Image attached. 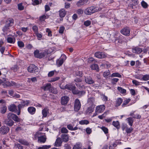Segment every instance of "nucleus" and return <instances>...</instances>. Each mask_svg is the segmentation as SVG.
Masks as SVG:
<instances>
[{
  "instance_id": "obj_16",
  "label": "nucleus",
  "mask_w": 149,
  "mask_h": 149,
  "mask_svg": "<svg viewBox=\"0 0 149 149\" xmlns=\"http://www.w3.org/2000/svg\"><path fill=\"white\" fill-rule=\"evenodd\" d=\"M14 20L12 18H9L6 20L5 25L10 27L13 24Z\"/></svg>"
},
{
  "instance_id": "obj_8",
  "label": "nucleus",
  "mask_w": 149,
  "mask_h": 149,
  "mask_svg": "<svg viewBox=\"0 0 149 149\" xmlns=\"http://www.w3.org/2000/svg\"><path fill=\"white\" fill-rule=\"evenodd\" d=\"M130 29L129 28L126 27L123 29L120 30V33L123 34L126 36H129L130 34Z\"/></svg>"
},
{
  "instance_id": "obj_64",
  "label": "nucleus",
  "mask_w": 149,
  "mask_h": 149,
  "mask_svg": "<svg viewBox=\"0 0 149 149\" xmlns=\"http://www.w3.org/2000/svg\"><path fill=\"white\" fill-rule=\"evenodd\" d=\"M86 131L87 133L88 134H90L92 132L91 129L89 127L86 128Z\"/></svg>"
},
{
  "instance_id": "obj_45",
  "label": "nucleus",
  "mask_w": 149,
  "mask_h": 149,
  "mask_svg": "<svg viewBox=\"0 0 149 149\" xmlns=\"http://www.w3.org/2000/svg\"><path fill=\"white\" fill-rule=\"evenodd\" d=\"M117 89L118 91L122 93H125L126 92V90L121 87H118L117 88Z\"/></svg>"
},
{
  "instance_id": "obj_55",
  "label": "nucleus",
  "mask_w": 149,
  "mask_h": 149,
  "mask_svg": "<svg viewBox=\"0 0 149 149\" xmlns=\"http://www.w3.org/2000/svg\"><path fill=\"white\" fill-rule=\"evenodd\" d=\"M107 113V112H104V113L102 115L98 116V118L100 119H103V118H104L105 117V116L106 115Z\"/></svg>"
},
{
  "instance_id": "obj_9",
  "label": "nucleus",
  "mask_w": 149,
  "mask_h": 149,
  "mask_svg": "<svg viewBox=\"0 0 149 149\" xmlns=\"http://www.w3.org/2000/svg\"><path fill=\"white\" fill-rule=\"evenodd\" d=\"M10 128L6 126H2L0 128V133L2 134H5L9 132Z\"/></svg>"
},
{
  "instance_id": "obj_46",
  "label": "nucleus",
  "mask_w": 149,
  "mask_h": 149,
  "mask_svg": "<svg viewBox=\"0 0 149 149\" xmlns=\"http://www.w3.org/2000/svg\"><path fill=\"white\" fill-rule=\"evenodd\" d=\"M132 51L134 53H138L140 51V48L139 47H136L132 49Z\"/></svg>"
},
{
  "instance_id": "obj_32",
  "label": "nucleus",
  "mask_w": 149,
  "mask_h": 149,
  "mask_svg": "<svg viewBox=\"0 0 149 149\" xmlns=\"http://www.w3.org/2000/svg\"><path fill=\"white\" fill-rule=\"evenodd\" d=\"M66 14V12L64 9H62L59 11L60 16L61 17H63Z\"/></svg>"
},
{
  "instance_id": "obj_47",
  "label": "nucleus",
  "mask_w": 149,
  "mask_h": 149,
  "mask_svg": "<svg viewBox=\"0 0 149 149\" xmlns=\"http://www.w3.org/2000/svg\"><path fill=\"white\" fill-rule=\"evenodd\" d=\"M130 115L133 116L134 118H139V115L137 114L135 112H134L132 113H131Z\"/></svg>"
},
{
  "instance_id": "obj_29",
  "label": "nucleus",
  "mask_w": 149,
  "mask_h": 149,
  "mask_svg": "<svg viewBox=\"0 0 149 149\" xmlns=\"http://www.w3.org/2000/svg\"><path fill=\"white\" fill-rule=\"evenodd\" d=\"M85 82L89 84H91L94 83L93 81L90 77H85Z\"/></svg>"
},
{
  "instance_id": "obj_28",
  "label": "nucleus",
  "mask_w": 149,
  "mask_h": 149,
  "mask_svg": "<svg viewBox=\"0 0 149 149\" xmlns=\"http://www.w3.org/2000/svg\"><path fill=\"white\" fill-rule=\"evenodd\" d=\"M95 101V99L94 98L91 97L89 98L88 100V103L90 105H95L94 102Z\"/></svg>"
},
{
  "instance_id": "obj_14",
  "label": "nucleus",
  "mask_w": 149,
  "mask_h": 149,
  "mask_svg": "<svg viewBox=\"0 0 149 149\" xmlns=\"http://www.w3.org/2000/svg\"><path fill=\"white\" fill-rule=\"evenodd\" d=\"M95 105H90L87 107L86 111V113L87 114L92 113L94 110Z\"/></svg>"
},
{
  "instance_id": "obj_24",
  "label": "nucleus",
  "mask_w": 149,
  "mask_h": 149,
  "mask_svg": "<svg viewBox=\"0 0 149 149\" xmlns=\"http://www.w3.org/2000/svg\"><path fill=\"white\" fill-rule=\"evenodd\" d=\"M46 137L45 135L40 136L38 137V142L44 143L46 141Z\"/></svg>"
},
{
  "instance_id": "obj_49",
  "label": "nucleus",
  "mask_w": 149,
  "mask_h": 149,
  "mask_svg": "<svg viewBox=\"0 0 149 149\" xmlns=\"http://www.w3.org/2000/svg\"><path fill=\"white\" fill-rule=\"evenodd\" d=\"M49 91L51 93L55 94H57L58 93L57 90L56 88H54L52 87L51 89H50Z\"/></svg>"
},
{
  "instance_id": "obj_22",
  "label": "nucleus",
  "mask_w": 149,
  "mask_h": 149,
  "mask_svg": "<svg viewBox=\"0 0 149 149\" xmlns=\"http://www.w3.org/2000/svg\"><path fill=\"white\" fill-rule=\"evenodd\" d=\"M82 80L79 78H77L75 80V81L76 82V84L78 87H82L83 86V84H82L81 82Z\"/></svg>"
},
{
  "instance_id": "obj_34",
  "label": "nucleus",
  "mask_w": 149,
  "mask_h": 149,
  "mask_svg": "<svg viewBox=\"0 0 149 149\" xmlns=\"http://www.w3.org/2000/svg\"><path fill=\"white\" fill-rule=\"evenodd\" d=\"M7 40L8 43L14 44L15 42V38L13 39L12 38L9 37L7 38Z\"/></svg>"
},
{
  "instance_id": "obj_1",
  "label": "nucleus",
  "mask_w": 149,
  "mask_h": 149,
  "mask_svg": "<svg viewBox=\"0 0 149 149\" xmlns=\"http://www.w3.org/2000/svg\"><path fill=\"white\" fill-rule=\"evenodd\" d=\"M63 89H67L69 90L72 91V93L74 94H78L79 95L82 96L84 95L85 93V91H79L77 90L76 89V88L74 86L71 84L66 85L64 87H60Z\"/></svg>"
},
{
  "instance_id": "obj_33",
  "label": "nucleus",
  "mask_w": 149,
  "mask_h": 149,
  "mask_svg": "<svg viewBox=\"0 0 149 149\" xmlns=\"http://www.w3.org/2000/svg\"><path fill=\"white\" fill-rule=\"evenodd\" d=\"M131 99L130 98L126 99L123 102L122 106L123 107H126L127 105L130 101Z\"/></svg>"
},
{
  "instance_id": "obj_11",
  "label": "nucleus",
  "mask_w": 149,
  "mask_h": 149,
  "mask_svg": "<svg viewBox=\"0 0 149 149\" xmlns=\"http://www.w3.org/2000/svg\"><path fill=\"white\" fill-rule=\"evenodd\" d=\"M16 86V83L12 81H5V84H4L3 85V87L5 88L7 86Z\"/></svg>"
},
{
  "instance_id": "obj_61",
  "label": "nucleus",
  "mask_w": 149,
  "mask_h": 149,
  "mask_svg": "<svg viewBox=\"0 0 149 149\" xmlns=\"http://www.w3.org/2000/svg\"><path fill=\"white\" fill-rule=\"evenodd\" d=\"M41 133L40 132H36L34 135V137L35 139H36L37 138L38 139V137H40V134Z\"/></svg>"
},
{
  "instance_id": "obj_38",
  "label": "nucleus",
  "mask_w": 149,
  "mask_h": 149,
  "mask_svg": "<svg viewBox=\"0 0 149 149\" xmlns=\"http://www.w3.org/2000/svg\"><path fill=\"white\" fill-rule=\"evenodd\" d=\"M82 145L80 143H77L73 147V149H82Z\"/></svg>"
},
{
  "instance_id": "obj_15",
  "label": "nucleus",
  "mask_w": 149,
  "mask_h": 149,
  "mask_svg": "<svg viewBox=\"0 0 149 149\" xmlns=\"http://www.w3.org/2000/svg\"><path fill=\"white\" fill-rule=\"evenodd\" d=\"M69 98L67 96H64L61 98V102L62 105H65L68 103Z\"/></svg>"
},
{
  "instance_id": "obj_53",
  "label": "nucleus",
  "mask_w": 149,
  "mask_h": 149,
  "mask_svg": "<svg viewBox=\"0 0 149 149\" xmlns=\"http://www.w3.org/2000/svg\"><path fill=\"white\" fill-rule=\"evenodd\" d=\"M50 147V146H49L44 145L42 147H38V149H48Z\"/></svg>"
},
{
  "instance_id": "obj_37",
  "label": "nucleus",
  "mask_w": 149,
  "mask_h": 149,
  "mask_svg": "<svg viewBox=\"0 0 149 149\" xmlns=\"http://www.w3.org/2000/svg\"><path fill=\"white\" fill-rule=\"evenodd\" d=\"M8 119V120H7L6 123L8 126H11L13 125L14 122L13 120H11V119Z\"/></svg>"
},
{
  "instance_id": "obj_26",
  "label": "nucleus",
  "mask_w": 149,
  "mask_h": 149,
  "mask_svg": "<svg viewBox=\"0 0 149 149\" xmlns=\"http://www.w3.org/2000/svg\"><path fill=\"white\" fill-rule=\"evenodd\" d=\"M10 27L9 26H6V25L3 27L2 31L4 34H8V32H10Z\"/></svg>"
},
{
  "instance_id": "obj_63",
  "label": "nucleus",
  "mask_w": 149,
  "mask_h": 149,
  "mask_svg": "<svg viewBox=\"0 0 149 149\" xmlns=\"http://www.w3.org/2000/svg\"><path fill=\"white\" fill-rule=\"evenodd\" d=\"M76 74L77 76L81 77L82 76V73L80 71H77L76 72Z\"/></svg>"
},
{
  "instance_id": "obj_19",
  "label": "nucleus",
  "mask_w": 149,
  "mask_h": 149,
  "mask_svg": "<svg viewBox=\"0 0 149 149\" xmlns=\"http://www.w3.org/2000/svg\"><path fill=\"white\" fill-rule=\"evenodd\" d=\"M123 102V100L121 98L119 97L117 98L115 101V106L117 107L120 105Z\"/></svg>"
},
{
  "instance_id": "obj_10",
  "label": "nucleus",
  "mask_w": 149,
  "mask_h": 149,
  "mask_svg": "<svg viewBox=\"0 0 149 149\" xmlns=\"http://www.w3.org/2000/svg\"><path fill=\"white\" fill-rule=\"evenodd\" d=\"M28 71L30 72H36L38 71V69L36 66H29L28 68Z\"/></svg>"
},
{
  "instance_id": "obj_58",
  "label": "nucleus",
  "mask_w": 149,
  "mask_h": 149,
  "mask_svg": "<svg viewBox=\"0 0 149 149\" xmlns=\"http://www.w3.org/2000/svg\"><path fill=\"white\" fill-rule=\"evenodd\" d=\"M101 128L105 134H106L108 133V129L107 128L104 127H102Z\"/></svg>"
},
{
  "instance_id": "obj_5",
  "label": "nucleus",
  "mask_w": 149,
  "mask_h": 149,
  "mask_svg": "<svg viewBox=\"0 0 149 149\" xmlns=\"http://www.w3.org/2000/svg\"><path fill=\"white\" fill-rule=\"evenodd\" d=\"M7 118L8 119H12L15 121L17 122H19L20 121V119L15 114L10 113L8 114Z\"/></svg>"
},
{
  "instance_id": "obj_57",
  "label": "nucleus",
  "mask_w": 149,
  "mask_h": 149,
  "mask_svg": "<svg viewBox=\"0 0 149 149\" xmlns=\"http://www.w3.org/2000/svg\"><path fill=\"white\" fill-rule=\"evenodd\" d=\"M46 19V16L45 15H44L40 17L39 19L40 21H44Z\"/></svg>"
},
{
  "instance_id": "obj_62",
  "label": "nucleus",
  "mask_w": 149,
  "mask_h": 149,
  "mask_svg": "<svg viewBox=\"0 0 149 149\" xmlns=\"http://www.w3.org/2000/svg\"><path fill=\"white\" fill-rule=\"evenodd\" d=\"M91 24V22L89 20H87L85 21L84 22V24L86 26H89Z\"/></svg>"
},
{
  "instance_id": "obj_52",
  "label": "nucleus",
  "mask_w": 149,
  "mask_h": 149,
  "mask_svg": "<svg viewBox=\"0 0 149 149\" xmlns=\"http://www.w3.org/2000/svg\"><path fill=\"white\" fill-rule=\"evenodd\" d=\"M91 68L92 70H95L97 72L99 70L98 66H91Z\"/></svg>"
},
{
  "instance_id": "obj_20",
  "label": "nucleus",
  "mask_w": 149,
  "mask_h": 149,
  "mask_svg": "<svg viewBox=\"0 0 149 149\" xmlns=\"http://www.w3.org/2000/svg\"><path fill=\"white\" fill-rule=\"evenodd\" d=\"M61 139L63 141L67 142L69 140V136L68 134H63L61 136Z\"/></svg>"
},
{
  "instance_id": "obj_48",
  "label": "nucleus",
  "mask_w": 149,
  "mask_h": 149,
  "mask_svg": "<svg viewBox=\"0 0 149 149\" xmlns=\"http://www.w3.org/2000/svg\"><path fill=\"white\" fill-rule=\"evenodd\" d=\"M141 5L143 8H147L148 6V5L144 1H142L141 2Z\"/></svg>"
},
{
  "instance_id": "obj_31",
  "label": "nucleus",
  "mask_w": 149,
  "mask_h": 149,
  "mask_svg": "<svg viewBox=\"0 0 149 149\" xmlns=\"http://www.w3.org/2000/svg\"><path fill=\"white\" fill-rule=\"evenodd\" d=\"M62 142L60 138H58L55 142V146L56 147L60 146H61Z\"/></svg>"
},
{
  "instance_id": "obj_39",
  "label": "nucleus",
  "mask_w": 149,
  "mask_h": 149,
  "mask_svg": "<svg viewBox=\"0 0 149 149\" xmlns=\"http://www.w3.org/2000/svg\"><path fill=\"white\" fill-rule=\"evenodd\" d=\"M7 111V107L5 106H3L1 108L0 111L2 114L5 113Z\"/></svg>"
},
{
  "instance_id": "obj_4",
  "label": "nucleus",
  "mask_w": 149,
  "mask_h": 149,
  "mask_svg": "<svg viewBox=\"0 0 149 149\" xmlns=\"http://www.w3.org/2000/svg\"><path fill=\"white\" fill-rule=\"evenodd\" d=\"M105 109L104 105H101L97 106L95 108V113L93 114V117L96 116L100 113L103 112Z\"/></svg>"
},
{
  "instance_id": "obj_30",
  "label": "nucleus",
  "mask_w": 149,
  "mask_h": 149,
  "mask_svg": "<svg viewBox=\"0 0 149 149\" xmlns=\"http://www.w3.org/2000/svg\"><path fill=\"white\" fill-rule=\"evenodd\" d=\"M112 125L116 128L118 130L119 129L120 127V124L118 121H113L112 124Z\"/></svg>"
},
{
  "instance_id": "obj_17",
  "label": "nucleus",
  "mask_w": 149,
  "mask_h": 149,
  "mask_svg": "<svg viewBox=\"0 0 149 149\" xmlns=\"http://www.w3.org/2000/svg\"><path fill=\"white\" fill-rule=\"evenodd\" d=\"M89 0H80L77 2L76 5L78 7H81L87 3Z\"/></svg>"
},
{
  "instance_id": "obj_7",
  "label": "nucleus",
  "mask_w": 149,
  "mask_h": 149,
  "mask_svg": "<svg viewBox=\"0 0 149 149\" xmlns=\"http://www.w3.org/2000/svg\"><path fill=\"white\" fill-rule=\"evenodd\" d=\"M34 54L36 57L39 58H43L45 55V54L44 52L40 53L39 51L38 50H36L34 51Z\"/></svg>"
},
{
  "instance_id": "obj_35",
  "label": "nucleus",
  "mask_w": 149,
  "mask_h": 149,
  "mask_svg": "<svg viewBox=\"0 0 149 149\" xmlns=\"http://www.w3.org/2000/svg\"><path fill=\"white\" fill-rule=\"evenodd\" d=\"M126 120L127 121L130 125L131 126H132V125L133 120L132 118L131 117L127 118L126 119Z\"/></svg>"
},
{
  "instance_id": "obj_3",
  "label": "nucleus",
  "mask_w": 149,
  "mask_h": 149,
  "mask_svg": "<svg viewBox=\"0 0 149 149\" xmlns=\"http://www.w3.org/2000/svg\"><path fill=\"white\" fill-rule=\"evenodd\" d=\"M30 102L29 100H22L20 102V104H19L17 106L18 109L17 113V115H19L20 114L21 108L28 106L30 104Z\"/></svg>"
},
{
  "instance_id": "obj_42",
  "label": "nucleus",
  "mask_w": 149,
  "mask_h": 149,
  "mask_svg": "<svg viewBox=\"0 0 149 149\" xmlns=\"http://www.w3.org/2000/svg\"><path fill=\"white\" fill-rule=\"evenodd\" d=\"M89 122L87 120H82L79 122V123L81 125H87L89 123Z\"/></svg>"
},
{
  "instance_id": "obj_59",
  "label": "nucleus",
  "mask_w": 149,
  "mask_h": 149,
  "mask_svg": "<svg viewBox=\"0 0 149 149\" xmlns=\"http://www.w3.org/2000/svg\"><path fill=\"white\" fill-rule=\"evenodd\" d=\"M143 79L144 80L147 81L149 79V75H145L143 77Z\"/></svg>"
},
{
  "instance_id": "obj_21",
  "label": "nucleus",
  "mask_w": 149,
  "mask_h": 149,
  "mask_svg": "<svg viewBox=\"0 0 149 149\" xmlns=\"http://www.w3.org/2000/svg\"><path fill=\"white\" fill-rule=\"evenodd\" d=\"M28 111L30 114L31 115L34 114L36 112V108L33 107H30L28 108Z\"/></svg>"
},
{
  "instance_id": "obj_2",
  "label": "nucleus",
  "mask_w": 149,
  "mask_h": 149,
  "mask_svg": "<svg viewBox=\"0 0 149 149\" xmlns=\"http://www.w3.org/2000/svg\"><path fill=\"white\" fill-rule=\"evenodd\" d=\"M102 8H98V7L94 6H91L87 8L84 11V13L87 15H91L92 14L100 10Z\"/></svg>"
},
{
  "instance_id": "obj_43",
  "label": "nucleus",
  "mask_w": 149,
  "mask_h": 149,
  "mask_svg": "<svg viewBox=\"0 0 149 149\" xmlns=\"http://www.w3.org/2000/svg\"><path fill=\"white\" fill-rule=\"evenodd\" d=\"M110 74V71L108 70L104 72L103 73V76L106 79L108 78V76Z\"/></svg>"
},
{
  "instance_id": "obj_40",
  "label": "nucleus",
  "mask_w": 149,
  "mask_h": 149,
  "mask_svg": "<svg viewBox=\"0 0 149 149\" xmlns=\"http://www.w3.org/2000/svg\"><path fill=\"white\" fill-rule=\"evenodd\" d=\"M111 77H116L119 78L121 77V75L118 72H114L112 73L110 76Z\"/></svg>"
},
{
  "instance_id": "obj_54",
  "label": "nucleus",
  "mask_w": 149,
  "mask_h": 149,
  "mask_svg": "<svg viewBox=\"0 0 149 149\" xmlns=\"http://www.w3.org/2000/svg\"><path fill=\"white\" fill-rule=\"evenodd\" d=\"M133 130V129L131 127L130 128H127L126 130V132L127 134L131 133Z\"/></svg>"
},
{
  "instance_id": "obj_36",
  "label": "nucleus",
  "mask_w": 149,
  "mask_h": 149,
  "mask_svg": "<svg viewBox=\"0 0 149 149\" xmlns=\"http://www.w3.org/2000/svg\"><path fill=\"white\" fill-rule=\"evenodd\" d=\"M19 142L22 144L24 145L28 146L29 144V142L24 140L20 139Z\"/></svg>"
},
{
  "instance_id": "obj_23",
  "label": "nucleus",
  "mask_w": 149,
  "mask_h": 149,
  "mask_svg": "<svg viewBox=\"0 0 149 149\" xmlns=\"http://www.w3.org/2000/svg\"><path fill=\"white\" fill-rule=\"evenodd\" d=\"M49 109L47 107H45L44 108L42 111V115L43 116L42 117H46L48 113H49Z\"/></svg>"
},
{
  "instance_id": "obj_41",
  "label": "nucleus",
  "mask_w": 149,
  "mask_h": 149,
  "mask_svg": "<svg viewBox=\"0 0 149 149\" xmlns=\"http://www.w3.org/2000/svg\"><path fill=\"white\" fill-rule=\"evenodd\" d=\"M18 9L19 10H22L24 9V6L23 5V3H21L17 4Z\"/></svg>"
},
{
  "instance_id": "obj_13",
  "label": "nucleus",
  "mask_w": 149,
  "mask_h": 149,
  "mask_svg": "<svg viewBox=\"0 0 149 149\" xmlns=\"http://www.w3.org/2000/svg\"><path fill=\"white\" fill-rule=\"evenodd\" d=\"M95 56L98 58H102L106 57V55L103 52H96L95 54Z\"/></svg>"
},
{
  "instance_id": "obj_56",
  "label": "nucleus",
  "mask_w": 149,
  "mask_h": 149,
  "mask_svg": "<svg viewBox=\"0 0 149 149\" xmlns=\"http://www.w3.org/2000/svg\"><path fill=\"white\" fill-rule=\"evenodd\" d=\"M32 29L33 31L34 32V33H37L38 31V27L36 26H33L32 27Z\"/></svg>"
},
{
  "instance_id": "obj_27",
  "label": "nucleus",
  "mask_w": 149,
  "mask_h": 149,
  "mask_svg": "<svg viewBox=\"0 0 149 149\" xmlns=\"http://www.w3.org/2000/svg\"><path fill=\"white\" fill-rule=\"evenodd\" d=\"M88 62L89 63H93L92 65H97V64L96 63H97V61L92 57L88 59Z\"/></svg>"
},
{
  "instance_id": "obj_6",
  "label": "nucleus",
  "mask_w": 149,
  "mask_h": 149,
  "mask_svg": "<svg viewBox=\"0 0 149 149\" xmlns=\"http://www.w3.org/2000/svg\"><path fill=\"white\" fill-rule=\"evenodd\" d=\"M81 104L79 100L76 99L74 101V111H77L79 110L81 107Z\"/></svg>"
},
{
  "instance_id": "obj_51",
  "label": "nucleus",
  "mask_w": 149,
  "mask_h": 149,
  "mask_svg": "<svg viewBox=\"0 0 149 149\" xmlns=\"http://www.w3.org/2000/svg\"><path fill=\"white\" fill-rule=\"evenodd\" d=\"M61 132L62 133H67L68 132V130L66 128L63 127L61 129Z\"/></svg>"
},
{
  "instance_id": "obj_50",
  "label": "nucleus",
  "mask_w": 149,
  "mask_h": 149,
  "mask_svg": "<svg viewBox=\"0 0 149 149\" xmlns=\"http://www.w3.org/2000/svg\"><path fill=\"white\" fill-rule=\"evenodd\" d=\"M18 45L20 48H22L24 46V43L22 41H18L17 42Z\"/></svg>"
},
{
  "instance_id": "obj_44",
  "label": "nucleus",
  "mask_w": 149,
  "mask_h": 149,
  "mask_svg": "<svg viewBox=\"0 0 149 149\" xmlns=\"http://www.w3.org/2000/svg\"><path fill=\"white\" fill-rule=\"evenodd\" d=\"M33 3L32 4L35 6L38 5L41 2V0H32Z\"/></svg>"
},
{
  "instance_id": "obj_12",
  "label": "nucleus",
  "mask_w": 149,
  "mask_h": 149,
  "mask_svg": "<svg viewBox=\"0 0 149 149\" xmlns=\"http://www.w3.org/2000/svg\"><path fill=\"white\" fill-rule=\"evenodd\" d=\"M66 58V57L65 55H61L60 58L56 61L57 64L58 65H61L63 63L64 60H65Z\"/></svg>"
},
{
  "instance_id": "obj_60",
  "label": "nucleus",
  "mask_w": 149,
  "mask_h": 149,
  "mask_svg": "<svg viewBox=\"0 0 149 149\" xmlns=\"http://www.w3.org/2000/svg\"><path fill=\"white\" fill-rule=\"evenodd\" d=\"M64 29L65 28L64 27L62 26L60 27L59 30V33L61 34L63 33Z\"/></svg>"
},
{
  "instance_id": "obj_25",
  "label": "nucleus",
  "mask_w": 149,
  "mask_h": 149,
  "mask_svg": "<svg viewBox=\"0 0 149 149\" xmlns=\"http://www.w3.org/2000/svg\"><path fill=\"white\" fill-rule=\"evenodd\" d=\"M52 87L51 84L48 83L45 86L42 87L41 88L43 89L44 91L49 90L50 91V89H51Z\"/></svg>"
},
{
  "instance_id": "obj_18",
  "label": "nucleus",
  "mask_w": 149,
  "mask_h": 149,
  "mask_svg": "<svg viewBox=\"0 0 149 149\" xmlns=\"http://www.w3.org/2000/svg\"><path fill=\"white\" fill-rule=\"evenodd\" d=\"M8 109L10 111L12 112H16L17 111V106L14 104L10 105L8 107Z\"/></svg>"
}]
</instances>
